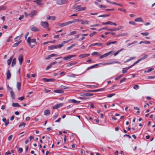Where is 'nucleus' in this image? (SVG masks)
Segmentation results:
<instances>
[{
  "instance_id": "47",
  "label": "nucleus",
  "mask_w": 155,
  "mask_h": 155,
  "mask_svg": "<svg viewBox=\"0 0 155 155\" xmlns=\"http://www.w3.org/2000/svg\"><path fill=\"white\" fill-rule=\"evenodd\" d=\"M141 34L143 36H146L148 35L149 34V33L148 32H142L141 33Z\"/></svg>"
},
{
  "instance_id": "48",
  "label": "nucleus",
  "mask_w": 155,
  "mask_h": 155,
  "mask_svg": "<svg viewBox=\"0 0 155 155\" xmlns=\"http://www.w3.org/2000/svg\"><path fill=\"white\" fill-rule=\"evenodd\" d=\"M122 71L123 73H125L127 72V69L126 68H123Z\"/></svg>"
},
{
  "instance_id": "3",
  "label": "nucleus",
  "mask_w": 155,
  "mask_h": 155,
  "mask_svg": "<svg viewBox=\"0 0 155 155\" xmlns=\"http://www.w3.org/2000/svg\"><path fill=\"white\" fill-rule=\"evenodd\" d=\"M53 1H56L57 4L58 5H61L66 4L67 2L66 0H53Z\"/></svg>"
},
{
  "instance_id": "52",
  "label": "nucleus",
  "mask_w": 155,
  "mask_h": 155,
  "mask_svg": "<svg viewBox=\"0 0 155 155\" xmlns=\"http://www.w3.org/2000/svg\"><path fill=\"white\" fill-rule=\"evenodd\" d=\"M58 114H55V115L53 117V120H55L58 116Z\"/></svg>"
},
{
  "instance_id": "13",
  "label": "nucleus",
  "mask_w": 155,
  "mask_h": 155,
  "mask_svg": "<svg viewBox=\"0 0 155 155\" xmlns=\"http://www.w3.org/2000/svg\"><path fill=\"white\" fill-rule=\"evenodd\" d=\"M77 63H78L77 62H75V61L68 63L67 64L66 67H69L74 65L77 64Z\"/></svg>"
},
{
  "instance_id": "54",
  "label": "nucleus",
  "mask_w": 155,
  "mask_h": 155,
  "mask_svg": "<svg viewBox=\"0 0 155 155\" xmlns=\"http://www.w3.org/2000/svg\"><path fill=\"white\" fill-rule=\"evenodd\" d=\"M129 23L133 25H136V24L134 21H130L129 22Z\"/></svg>"
},
{
  "instance_id": "7",
  "label": "nucleus",
  "mask_w": 155,
  "mask_h": 155,
  "mask_svg": "<svg viewBox=\"0 0 155 155\" xmlns=\"http://www.w3.org/2000/svg\"><path fill=\"white\" fill-rule=\"evenodd\" d=\"M18 60L20 65H21L23 60V55L20 54L18 57Z\"/></svg>"
},
{
  "instance_id": "32",
  "label": "nucleus",
  "mask_w": 155,
  "mask_h": 155,
  "mask_svg": "<svg viewBox=\"0 0 155 155\" xmlns=\"http://www.w3.org/2000/svg\"><path fill=\"white\" fill-rule=\"evenodd\" d=\"M16 63V58H14L13 60L12 64V67H13L14 65H15Z\"/></svg>"
},
{
  "instance_id": "50",
  "label": "nucleus",
  "mask_w": 155,
  "mask_h": 155,
  "mask_svg": "<svg viewBox=\"0 0 155 155\" xmlns=\"http://www.w3.org/2000/svg\"><path fill=\"white\" fill-rule=\"evenodd\" d=\"M71 39H70L66 41H62V43H63V44H65V43H66L68 42L71 41Z\"/></svg>"
},
{
  "instance_id": "14",
  "label": "nucleus",
  "mask_w": 155,
  "mask_h": 155,
  "mask_svg": "<svg viewBox=\"0 0 155 155\" xmlns=\"http://www.w3.org/2000/svg\"><path fill=\"white\" fill-rule=\"evenodd\" d=\"M6 75L7 79L8 80L11 77V73L9 70H8L7 71L6 73Z\"/></svg>"
},
{
  "instance_id": "4",
  "label": "nucleus",
  "mask_w": 155,
  "mask_h": 155,
  "mask_svg": "<svg viewBox=\"0 0 155 155\" xmlns=\"http://www.w3.org/2000/svg\"><path fill=\"white\" fill-rule=\"evenodd\" d=\"M40 24L43 27L45 28H48L49 25L48 22L46 21H41Z\"/></svg>"
},
{
  "instance_id": "11",
  "label": "nucleus",
  "mask_w": 155,
  "mask_h": 155,
  "mask_svg": "<svg viewBox=\"0 0 155 155\" xmlns=\"http://www.w3.org/2000/svg\"><path fill=\"white\" fill-rule=\"evenodd\" d=\"M30 29L33 31L36 32L39 31V29L34 25H31L30 27Z\"/></svg>"
},
{
  "instance_id": "59",
  "label": "nucleus",
  "mask_w": 155,
  "mask_h": 155,
  "mask_svg": "<svg viewBox=\"0 0 155 155\" xmlns=\"http://www.w3.org/2000/svg\"><path fill=\"white\" fill-rule=\"evenodd\" d=\"M140 61H141L140 60V59H139L137 61H136L133 64L134 65V66L135 65V64L138 63L139 62H140Z\"/></svg>"
},
{
  "instance_id": "58",
  "label": "nucleus",
  "mask_w": 155,
  "mask_h": 155,
  "mask_svg": "<svg viewBox=\"0 0 155 155\" xmlns=\"http://www.w3.org/2000/svg\"><path fill=\"white\" fill-rule=\"evenodd\" d=\"M23 149L22 148H20L18 150V152L19 153H21L22 152Z\"/></svg>"
},
{
  "instance_id": "10",
  "label": "nucleus",
  "mask_w": 155,
  "mask_h": 155,
  "mask_svg": "<svg viewBox=\"0 0 155 155\" xmlns=\"http://www.w3.org/2000/svg\"><path fill=\"white\" fill-rule=\"evenodd\" d=\"M42 80L45 82H54L55 81V79L54 78L48 79L46 78H43Z\"/></svg>"
},
{
  "instance_id": "41",
  "label": "nucleus",
  "mask_w": 155,
  "mask_h": 155,
  "mask_svg": "<svg viewBox=\"0 0 155 155\" xmlns=\"http://www.w3.org/2000/svg\"><path fill=\"white\" fill-rule=\"evenodd\" d=\"M153 70H154V69L153 68H150L147 71H145L144 73H149L151 71Z\"/></svg>"
},
{
  "instance_id": "64",
  "label": "nucleus",
  "mask_w": 155,
  "mask_h": 155,
  "mask_svg": "<svg viewBox=\"0 0 155 155\" xmlns=\"http://www.w3.org/2000/svg\"><path fill=\"white\" fill-rule=\"evenodd\" d=\"M155 78V76H150L148 77V79H154Z\"/></svg>"
},
{
  "instance_id": "6",
  "label": "nucleus",
  "mask_w": 155,
  "mask_h": 155,
  "mask_svg": "<svg viewBox=\"0 0 155 155\" xmlns=\"http://www.w3.org/2000/svg\"><path fill=\"white\" fill-rule=\"evenodd\" d=\"M37 12H38L37 11L33 10L31 11V13L29 14V15L31 18H32L34 16L36 15Z\"/></svg>"
},
{
  "instance_id": "27",
  "label": "nucleus",
  "mask_w": 155,
  "mask_h": 155,
  "mask_svg": "<svg viewBox=\"0 0 155 155\" xmlns=\"http://www.w3.org/2000/svg\"><path fill=\"white\" fill-rule=\"evenodd\" d=\"M12 106L14 107H20L21 105H20L18 103H13L12 104Z\"/></svg>"
},
{
  "instance_id": "20",
  "label": "nucleus",
  "mask_w": 155,
  "mask_h": 155,
  "mask_svg": "<svg viewBox=\"0 0 155 155\" xmlns=\"http://www.w3.org/2000/svg\"><path fill=\"white\" fill-rule=\"evenodd\" d=\"M34 2L36 3L37 4L41 5H42V1L41 0H37L34 1Z\"/></svg>"
},
{
  "instance_id": "25",
  "label": "nucleus",
  "mask_w": 155,
  "mask_h": 155,
  "mask_svg": "<svg viewBox=\"0 0 155 155\" xmlns=\"http://www.w3.org/2000/svg\"><path fill=\"white\" fill-rule=\"evenodd\" d=\"M55 48H57L56 46L52 45L48 47V50H51Z\"/></svg>"
},
{
  "instance_id": "40",
  "label": "nucleus",
  "mask_w": 155,
  "mask_h": 155,
  "mask_svg": "<svg viewBox=\"0 0 155 155\" xmlns=\"http://www.w3.org/2000/svg\"><path fill=\"white\" fill-rule=\"evenodd\" d=\"M64 45L63 44V43H62L61 42V44H60L58 45L57 46H56V48H61V47L63 46Z\"/></svg>"
},
{
  "instance_id": "12",
  "label": "nucleus",
  "mask_w": 155,
  "mask_h": 155,
  "mask_svg": "<svg viewBox=\"0 0 155 155\" xmlns=\"http://www.w3.org/2000/svg\"><path fill=\"white\" fill-rule=\"evenodd\" d=\"M63 105L62 103L57 104L53 106V108L54 109H57L60 107H61Z\"/></svg>"
},
{
  "instance_id": "36",
  "label": "nucleus",
  "mask_w": 155,
  "mask_h": 155,
  "mask_svg": "<svg viewBox=\"0 0 155 155\" xmlns=\"http://www.w3.org/2000/svg\"><path fill=\"white\" fill-rule=\"evenodd\" d=\"M7 8L6 6H0V11L4 10L6 9Z\"/></svg>"
},
{
  "instance_id": "38",
  "label": "nucleus",
  "mask_w": 155,
  "mask_h": 155,
  "mask_svg": "<svg viewBox=\"0 0 155 155\" xmlns=\"http://www.w3.org/2000/svg\"><path fill=\"white\" fill-rule=\"evenodd\" d=\"M77 33V31H73L72 32H71L70 33H69L68 35L69 36H71L72 35H74L76 34Z\"/></svg>"
},
{
  "instance_id": "16",
  "label": "nucleus",
  "mask_w": 155,
  "mask_h": 155,
  "mask_svg": "<svg viewBox=\"0 0 155 155\" xmlns=\"http://www.w3.org/2000/svg\"><path fill=\"white\" fill-rule=\"evenodd\" d=\"M103 45V44L101 43H96L91 44L89 45V47L97 45L99 46H101Z\"/></svg>"
},
{
  "instance_id": "62",
  "label": "nucleus",
  "mask_w": 155,
  "mask_h": 155,
  "mask_svg": "<svg viewBox=\"0 0 155 155\" xmlns=\"http://www.w3.org/2000/svg\"><path fill=\"white\" fill-rule=\"evenodd\" d=\"M24 99V96H22L21 97H20L18 98V99L20 101H22Z\"/></svg>"
},
{
  "instance_id": "61",
  "label": "nucleus",
  "mask_w": 155,
  "mask_h": 155,
  "mask_svg": "<svg viewBox=\"0 0 155 155\" xmlns=\"http://www.w3.org/2000/svg\"><path fill=\"white\" fill-rule=\"evenodd\" d=\"M82 20L81 19H75V22H81V23L82 22Z\"/></svg>"
},
{
  "instance_id": "53",
  "label": "nucleus",
  "mask_w": 155,
  "mask_h": 155,
  "mask_svg": "<svg viewBox=\"0 0 155 155\" xmlns=\"http://www.w3.org/2000/svg\"><path fill=\"white\" fill-rule=\"evenodd\" d=\"M111 62H112V64H114V63H117V64H121L118 61H114Z\"/></svg>"
},
{
  "instance_id": "56",
  "label": "nucleus",
  "mask_w": 155,
  "mask_h": 155,
  "mask_svg": "<svg viewBox=\"0 0 155 155\" xmlns=\"http://www.w3.org/2000/svg\"><path fill=\"white\" fill-rule=\"evenodd\" d=\"M115 95V94H109L107 95V97H111Z\"/></svg>"
},
{
  "instance_id": "2",
  "label": "nucleus",
  "mask_w": 155,
  "mask_h": 155,
  "mask_svg": "<svg viewBox=\"0 0 155 155\" xmlns=\"http://www.w3.org/2000/svg\"><path fill=\"white\" fill-rule=\"evenodd\" d=\"M81 5H77L72 8V9H78V12L81 11H83L85 10L86 9V7H81Z\"/></svg>"
},
{
  "instance_id": "46",
  "label": "nucleus",
  "mask_w": 155,
  "mask_h": 155,
  "mask_svg": "<svg viewBox=\"0 0 155 155\" xmlns=\"http://www.w3.org/2000/svg\"><path fill=\"white\" fill-rule=\"evenodd\" d=\"M118 10L124 13H126L127 12L126 10L125 9H122L121 8H119L118 9Z\"/></svg>"
},
{
  "instance_id": "8",
  "label": "nucleus",
  "mask_w": 155,
  "mask_h": 155,
  "mask_svg": "<svg viewBox=\"0 0 155 155\" xmlns=\"http://www.w3.org/2000/svg\"><path fill=\"white\" fill-rule=\"evenodd\" d=\"M90 55V54L89 53L82 54L79 55L78 57L80 59H82V58L88 57Z\"/></svg>"
},
{
  "instance_id": "23",
  "label": "nucleus",
  "mask_w": 155,
  "mask_h": 155,
  "mask_svg": "<svg viewBox=\"0 0 155 155\" xmlns=\"http://www.w3.org/2000/svg\"><path fill=\"white\" fill-rule=\"evenodd\" d=\"M50 111L49 110H46L44 111V114L45 115L47 116L50 114Z\"/></svg>"
},
{
  "instance_id": "44",
  "label": "nucleus",
  "mask_w": 155,
  "mask_h": 155,
  "mask_svg": "<svg viewBox=\"0 0 155 155\" xmlns=\"http://www.w3.org/2000/svg\"><path fill=\"white\" fill-rule=\"evenodd\" d=\"M123 75H120L116 77L115 78V80L116 81L119 80L120 78H121L122 77Z\"/></svg>"
},
{
  "instance_id": "9",
  "label": "nucleus",
  "mask_w": 155,
  "mask_h": 155,
  "mask_svg": "<svg viewBox=\"0 0 155 155\" xmlns=\"http://www.w3.org/2000/svg\"><path fill=\"white\" fill-rule=\"evenodd\" d=\"M102 25H116L117 24L111 21H108L106 22H102Z\"/></svg>"
},
{
  "instance_id": "29",
  "label": "nucleus",
  "mask_w": 155,
  "mask_h": 155,
  "mask_svg": "<svg viewBox=\"0 0 155 155\" xmlns=\"http://www.w3.org/2000/svg\"><path fill=\"white\" fill-rule=\"evenodd\" d=\"M143 56L140 58V60L141 61L142 60H144L148 57V55L144 54L143 55Z\"/></svg>"
},
{
  "instance_id": "45",
  "label": "nucleus",
  "mask_w": 155,
  "mask_h": 155,
  "mask_svg": "<svg viewBox=\"0 0 155 155\" xmlns=\"http://www.w3.org/2000/svg\"><path fill=\"white\" fill-rule=\"evenodd\" d=\"M133 88L134 89L137 90L140 88V87L137 85H135L134 86Z\"/></svg>"
},
{
  "instance_id": "49",
  "label": "nucleus",
  "mask_w": 155,
  "mask_h": 155,
  "mask_svg": "<svg viewBox=\"0 0 155 155\" xmlns=\"http://www.w3.org/2000/svg\"><path fill=\"white\" fill-rule=\"evenodd\" d=\"M96 32L95 31H94L93 32L90 34L89 35L91 37L94 35L96 34Z\"/></svg>"
},
{
  "instance_id": "26",
  "label": "nucleus",
  "mask_w": 155,
  "mask_h": 155,
  "mask_svg": "<svg viewBox=\"0 0 155 155\" xmlns=\"http://www.w3.org/2000/svg\"><path fill=\"white\" fill-rule=\"evenodd\" d=\"M89 21L86 20H82V22L81 23V24L82 25H85V24H89Z\"/></svg>"
},
{
  "instance_id": "17",
  "label": "nucleus",
  "mask_w": 155,
  "mask_h": 155,
  "mask_svg": "<svg viewBox=\"0 0 155 155\" xmlns=\"http://www.w3.org/2000/svg\"><path fill=\"white\" fill-rule=\"evenodd\" d=\"M2 121L5 122V126H7L9 123V120H6V119L5 118H3L2 119Z\"/></svg>"
},
{
  "instance_id": "18",
  "label": "nucleus",
  "mask_w": 155,
  "mask_h": 155,
  "mask_svg": "<svg viewBox=\"0 0 155 155\" xmlns=\"http://www.w3.org/2000/svg\"><path fill=\"white\" fill-rule=\"evenodd\" d=\"M104 89V88H101L97 90H89L88 91L89 92H97L99 91H102Z\"/></svg>"
},
{
  "instance_id": "39",
  "label": "nucleus",
  "mask_w": 155,
  "mask_h": 155,
  "mask_svg": "<svg viewBox=\"0 0 155 155\" xmlns=\"http://www.w3.org/2000/svg\"><path fill=\"white\" fill-rule=\"evenodd\" d=\"M117 42L116 41H112V42H109L107 43V45L109 46L111 45V44H115Z\"/></svg>"
},
{
  "instance_id": "31",
  "label": "nucleus",
  "mask_w": 155,
  "mask_h": 155,
  "mask_svg": "<svg viewBox=\"0 0 155 155\" xmlns=\"http://www.w3.org/2000/svg\"><path fill=\"white\" fill-rule=\"evenodd\" d=\"M21 42V40L15 43L13 45L12 47H16L17 46L19 45V44Z\"/></svg>"
},
{
  "instance_id": "5",
  "label": "nucleus",
  "mask_w": 155,
  "mask_h": 155,
  "mask_svg": "<svg viewBox=\"0 0 155 155\" xmlns=\"http://www.w3.org/2000/svg\"><path fill=\"white\" fill-rule=\"evenodd\" d=\"M76 56L75 55H70L67 56L63 58V59L64 60L68 61H70V59Z\"/></svg>"
},
{
  "instance_id": "28",
  "label": "nucleus",
  "mask_w": 155,
  "mask_h": 155,
  "mask_svg": "<svg viewBox=\"0 0 155 155\" xmlns=\"http://www.w3.org/2000/svg\"><path fill=\"white\" fill-rule=\"evenodd\" d=\"M26 125V124L24 122H22L19 125V127H24Z\"/></svg>"
},
{
  "instance_id": "37",
  "label": "nucleus",
  "mask_w": 155,
  "mask_h": 155,
  "mask_svg": "<svg viewBox=\"0 0 155 155\" xmlns=\"http://www.w3.org/2000/svg\"><path fill=\"white\" fill-rule=\"evenodd\" d=\"M150 41H141L139 43V44H141V43H145L146 44H150Z\"/></svg>"
},
{
  "instance_id": "63",
  "label": "nucleus",
  "mask_w": 155,
  "mask_h": 155,
  "mask_svg": "<svg viewBox=\"0 0 155 155\" xmlns=\"http://www.w3.org/2000/svg\"><path fill=\"white\" fill-rule=\"evenodd\" d=\"M98 54V52H93L92 53L91 55H97Z\"/></svg>"
},
{
  "instance_id": "42",
  "label": "nucleus",
  "mask_w": 155,
  "mask_h": 155,
  "mask_svg": "<svg viewBox=\"0 0 155 155\" xmlns=\"http://www.w3.org/2000/svg\"><path fill=\"white\" fill-rule=\"evenodd\" d=\"M22 35V34H21V35H20L16 37L14 39V40L15 41H18V39H19L20 38L21 36Z\"/></svg>"
},
{
  "instance_id": "51",
  "label": "nucleus",
  "mask_w": 155,
  "mask_h": 155,
  "mask_svg": "<svg viewBox=\"0 0 155 155\" xmlns=\"http://www.w3.org/2000/svg\"><path fill=\"white\" fill-rule=\"evenodd\" d=\"M123 28V26L122 25L119 26L117 28H116V30L118 31V30H120V29H122V28Z\"/></svg>"
},
{
  "instance_id": "33",
  "label": "nucleus",
  "mask_w": 155,
  "mask_h": 155,
  "mask_svg": "<svg viewBox=\"0 0 155 155\" xmlns=\"http://www.w3.org/2000/svg\"><path fill=\"white\" fill-rule=\"evenodd\" d=\"M10 92L12 97L13 99H14L15 97V95L14 92L12 91H11Z\"/></svg>"
},
{
  "instance_id": "35",
  "label": "nucleus",
  "mask_w": 155,
  "mask_h": 155,
  "mask_svg": "<svg viewBox=\"0 0 155 155\" xmlns=\"http://www.w3.org/2000/svg\"><path fill=\"white\" fill-rule=\"evenodd\" d=\"M66 23H59L58 24V26H60V27H63L64 26H66Z\"/></svg>"
},
{
  "instance_id": "21",
  "label": "nucleus",
  "mask_w": 155,
  "mask_h": 155,
  "mask_svg": "<svg viewBox=\"0 0 155 155\" xmlns=\"http://www.w3.org/2000/svg\"><path fill=\"white\" fill-rule=\"evenodd\" d=\"M54 93H63L64 91L62 90H56L54 91Z\"/></svg>"
},
{
  "instance_id": "1",
  "label": "nucleus",
  "mask_w": 155,
  "mask_h": 155,
  "mask_svg": "<svg viewBox=\"0 0 155 155\" xmlns=\"http://www.w3.org/2000/svg\"><path fill=\"white\" fill-rule=\"evenodd\" d=\"M35 39H31L30 37H28L27 40V42L31 48H33L35 46V44L37 43Z\"/></svg>"
},
{
  "instance_id": "43",
  "label": "nucleus",
  "mask_w": 155,
  "mask_h": 155,
  "mask_svg": "<svg viewBox=\"0 0 155 155\" xmlns=\"http://www.w3.org/2000/svg\"><path fill=\"white\" fill-rule=\"evenodd\" d=\"M88 93H81V95L82 96H88Z\"/></svg>"
},
{
  "instance_id": "19",
  "label": "nucleus",
  "mask_w": 155,
  "mask_h": 155,
  "mask_svg": "<svg viewBox=\"0 0 155 155\" xmlns=\"http://www.w3.org/2000/svg\"><path fill=\"white\" fill-rule=\"evenodd\" d=\"M69 102L71 103L75 104H79L80 103V101H77L74 99H71L69 100Z\"/></svg>"
},
{
  "instance_id": "57",
  "label": "nucleus",
  "mask_w": 155,
  "mask_h": 155,
  "mask_svg": "<svg viewBox=\"0 0 155 155\" xmlns=\"http://www.w3.org/2000/svg\"><path fill=\"white\" fill-rule=\"evenodd\" d=\"M13 137L12 135H10L8 138V140H11L12 139Z\"/></svg>"
},
{
  "instance_id": "55",
  "label": "nucleus",
  "mask_w": 155,
  "mask_h": 155,
  "mask_svg": "<svg viewBox=\"0 0 155 155\" xmlns=\"http://www.w3.org/2000/svg\"><path fill=\"white\" fill-rule=\"evenodd\" d=\"M99 7L100 8H106L107 7V6L101 5H99Z\"/></svg>"
},
{
  "instance_id": "15",
  "label": "nucleus",
  "mask_w": 155,
  "mask_h": 155,
  "mask_svg": "<svg viewBox=\"0 0 155 155\" xmlns=\"http://www.w3.org/2000/svg\"><path fill=\"white\" fill-rule=\"evenodd\" d=\"M113 51H110L107 53L104 54L103 55H101L100 56V58H102L105 57L109 55Z\"/></svg>"
},
{
  "instance_id": "22",
  "label": "nucleus",
  "mask_w": 155,
  "mask_h": 155,
  "mask_svg": "<svg viewBox=\"0 0 155 155\" xmlns=\"http://www.w3.org/2000/svg\"><path fill=\"white\" fill-rule=\"evenodd\" d=\"M134 21L136 22H143V20H142V18L140 17L137 18L135 19L134 20Z\"/></svg>"
},
{
  "instance_id": "60",
  "label": "nucleus",
  "mask_w": 155,
  "mask_h": 155,
  "mask_svg": "<svg viewBox=\"0 0 155 155\" xmlns=\"http://www.w3.org/2000/svg\"><path fill=\"white\" fill-rule=\"evenodd\" d=\"M107 30L110 31H114L116 30V28H114V29H111V28H109L107 29Z\"/></svg>"
},
{
  "instance_id": "30",
  "label": "nucleus",
  "mask_w": 155,
  "mask_h": 155,
  "mask_svg": "<svg viewBox=\"0 0 155 155\" xmlns=\"http://www.w3.org/2000/svg\"><path fill=\"white\" fill-rule=\"evenodd\" d=\"M13 58L12 56H11L10 58L7 61V63L8 65H10L11 63L12 60Z\"/></svg>"
},
{
  "instance_id": "34",
  "label": "nucleus",
  "mask_w": 155,
  "mask_h": 155,
  "mask_svg": "<svg viewBox=\"0 0 155 155\" xmlns=\"http://www.w3.org/2000/svg\"><path fill=\"white\" fill-rule=\"evenodd\" d=\"M127 35V34L126 33H124V34H119L117 35H116V37H122V36H125L126 35Z\"/></svg>"
},
{
  "instance_id": "24",
  "label": "nucleus",
  "mask_w": 155,
  "mask_h": 155,
  "mask_svg": "<svg viewBox=\"0 0 155 155\" xmlns=\"http://www.w3.org/2000/svg\"><path fill=\"white\" fill-rule=\"evenodd\" d=\"M17 87L19 91H20L21 88V84L20 82L17 83Z\"/></svg>"
}]
</instances>
